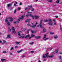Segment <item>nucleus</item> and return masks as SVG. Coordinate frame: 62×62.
<instances>
[{
  "label": "nucleus",
  "instance_id": "obj_48",
  "mask_svg": "<svg viewBox=\"0 0 62 62\" xmlns=\"http://www.w3.org/2000/svg\"><path fill=\"white\" fill-rule=\"evenodd\" d=\"M18 9L19 10H20L21 9V8H18Z\"/></svg>",
  "mask_w": 62,
  "mask_h": 62
},
{
  "label": "nucleus",
  "instance_id": "obj_8",
  "mask_svg": "<svg viewBox=\"0 0 62 62\" xmlns=\"http://www.w3.org/2000/svg\"><path fill=\"white\" fill-rule=\"evenodd\" d=\"M20 21V19H18V20L17 21H15L14 23H19V21Z\"/></svg>",
  "mask_w": 62,
  "mask_h": 62
},
{
  "label": "nucleus",
  "instance_id": "obj_37",
  "mask_svg": "<svg viewBox=\"0 0 62 62\" xmlns=\"http://www.w3.org/2000/svg\"><path fill=\"white\" fill-rule=\"evenodd\" d=\"M16 9H15L14 11V13H16Z\"/></svg>",
  "mask_w": 62,
  "mask_h": 62
},
{
  "label": "nucleus",
  "instance_id": "obj_26",
  "mask_svg": "<svg viewBox=\"0 0 62 62\" xmlns=\"http://www.w3.org/2000/svg\"><path fill=\"white\" fill-rule=\"evenodd\" d=\"M10 50L11 51H12L13 50H14V47H12L10 49Z\"/></svg>",
  "mask_w": 62,
  "mask_h": 62
},
{
  "label": "nucleus",
  "instance_id": "obj_41",
  "mask_svg": "<svg viewBox=\"0 0 62 62\" xmlns=\"http://www.w3.org/2000/svg\"><path fill=\"white\" fill-rule=\"evenodd\" d=\"M31 37H35V35H33V34H32L31 35Z\"/></svg>",
  "mask_w": 62,
  "mask_h": 62
},
{
  "label": "nucleus",
  "instance_id": "obj_35",
  "mask_svg": "<svg viewBox=\"0 0 62 62\" xmlns=\"http://www.w3.org/2000/svg\"><path fill=\"white\" fill-rule=\"evenodd\" d=\"M28 7H29L30 8H32V5H30V6H28Z\"/></svg>",
  "mask_w": 62,
  "mask_h": 62
},
{
  "label": "nucleus",
  "instance_id": "obj_17",
  "mask_svg": "<svg viewBox=\"0 0 62 62\" xmlns=\"http://www.w3.org/2000/svg\"><path fill=\"white\" fill-rule=\"evenodd\" d=\"M30 16L31 17H32V18H34V16H33V15L32 14H30Z\"/></svg>",
  "mask_w": 62,
  "mask_h": 62
},
{
  "label": "nucleus",
  "instance_id": "obj_2",
  "mask_svg": "<svg viewBox=\"0 0 62 62\" xmlns=\"http://www.w3.org/2000/svg\"><path fill=\"white\" fill-rule=\"evenodd\" d=\"M31 23L32 24V25H30L29 24H28L27 25L28 26H30V27H31L32 28H35L36 26V25L38 24V23L36 22L35 24V25L33 26V23Z\"/></svg>",
  "mask_w": 62,
  "mask_h": 62
},
{
  "label": "nucleus",
  "instance_id": "obj_46",
  "mask_svg": "<svg viewBox=\"0 0 62 62\" xmlns=\"http://www.w3.org/2000/svg\"><path fill=\"white\" fill-rule=\"evenodd\" d=\"M59 54H62V52H60L59 53Z\"/></svg>",
  "mask_w": 62,
  "mask_h": 62
},
{
  "label": "nucleus",
  "instance_id": "obj_6",
  "mask_svg": "<svg viewBox=\"0 0 62 62\" xmlns=\"http://www.w3.org/2000/svg\"><path fill=\"white\" fill-rule=\"evenodd\" d=\"M12 30V32L13 33H14V34H15L16 33V31H15V28L14 27H13Z\"/></svg>",
  "mask_w": 62,
  "mask_h": 62
},
{
  "label": "nucleus",
  "instance_id": "obj_38",
  "mask_svg": "<svg viewBox=\"0 0 62 62\" xmlns=\"http://www.w3.org/2000/svg\"><path fill=\"white\" fill-rule=\"evenodd\" d=\"M33 43H34V42H33L30 43V44L31 45L32 44H33Z\"/></svg>",
  "mask_w": 62,
  "mask_h": 62
},
{
  "label": "nucleus",
  "instance_id": "obj_63",
  "mask_svg": "<svg viewBox=\"0 0 62 62\" xmlns=\"http://www.w3.org/2000/svg\"><path fill=\"white\" fill-rule=\"evenodd\" d=\"M1 42H2V41H1V40L0 41V43H1Z\"/></svg>",
  "mask_w": 62,
  "mask_h": 62
},
{
  "label": "nucleus",
  "instance_id": "obj_50",
  "mask_svg": "<svg viewBox=\"0 0 62 62\" xmlns=\"http://www.w3.org/2000/svg\"><path fill=\"white\" fill-rule=\"evenodd\" d=\"M18 48V46H16L15 47V48Z\"/></svg>",
  "mask_w": 62,
  "mask_h": 62
},
{
  "label": "nucleus",
  "instance_id": "obj_24",
  "mask_svg": "<svg viewBox=\"0 0 62 62\" xmlns=\"http://www.w3.org/2000/svg\"><path fill=\"white\" fill-rule=\"evenodd\" d=\"M47 1H48V2H53V0H47Z\"/></svg>",
  "mask_w": 62,
  "mask_h": 62
},
{
  "label": "nucleus",
  "instance_id": "obj_1",
  "mask_svg": "<svg viewBox=\"0 0 62 62\" xmlns=\"http://www.w3.org/2000/svg\"><path fill=\"white\" fill-rule=\"evenodd\" d=\"M48 20H48L47 19H46L44 20V22H48V21H49V22L48 23V24L50 25H53V24L51 23L52 22V20H51V19H49Z\"/></svg>",
  "mask_w": 62,
  "mask_h": 62
},
{
  "label": "nucleus",
  "instance_id": "obj_23",
  "mask_svg": "<svg viewBox=\"0 0 62 62\" xmlns=\"http://www.w3.org/2000/svg\"><path fill=\"white\" fill-rule=\"evenodd\" d=\"M50 34L51 35H54V33L53 32H50Z\"/></svg>",
  "mask_w": 62,
  "mask_h": 62
},
{
  "label": "nucleus",
  "instance_id": "obj_44",
  "mask_svg": "<svg viewBox=\"0 0 62 62\" xmlns=\"http://www.w3.org/2000/svg\"><path fill=\"white\" fill-rule=\"evenodd\" d=\"M19 19H21V20H23V18L20 17Z\"/></svg>",
  "mask_w": 62,
  "mask_h": 62
},
{
  "label": "nucleus",
  "instance_id": "obj_61",
  "mask_svg": "<svg viewBox=\"0 0 62 62\" xmlns=\"http://www.w3.org/2000/svg\"><path fill=\"white\" fill-rule=\"evenodd\" d=\"M16 27L17 28L19 27V26L18 25H17V26H16Z\"/></svg>",
  "mask_w": 62,
  "mask_h": 62
},
{
  "label": "nucleus",
  "instance_id": "obj_33",
  "mask_svg": "<svg viewBox=\"0 0 62 62\" xmlns=\"http://www.w3.org/2000/svg\"><path fill=\"white\" fill-rule=\"evenodd\" d=\"M31 11H34V10H35L34 9V8H32L31 10Z\"/></svg>",
  "mask_w": 62,
  "mask_h": 62
},
{
  "label": "nucleus",
  "instance_id": "obj_34",
  "mask_svg": "<svg viewBox=\"0 0 62 62\" xmlns=\"http://www.w3.org/2000/svg\"><path fill=\"white\" fill-rule=\"evenodd\" d=\"M31 53H35V52L34 51H31L30 52Z\"/></svg>",
  "mask_w": 62,
  "mask_h": 62
},
{
  "label": "nucleus",
  "instance_id": "obj_54",
  "mask_svg": "<svg viewBox=\"0 0 62 62\" xmlns=\"http://www.w3.org/2000/svg\"><path fill=\"white\" fill-rule=\"evenodd\" d=\"M55 17L56 18H58V16H55Z\"/></svg>",
  "mask_w": 62,
  "mask_h": 62
},
{
  "label": "nucleus",
  "instance_id": "obj_5",
  "mask_svg": "<svg viewBox=\"0 0 62 62\" xmlns=\"http://www.w3.org/2000/svg\"><path fill=\"white\" fill-rule=\"evenodd\" d=\"M48 54H49V53H47L45 54H43V58H45L46 57L49 56L47 55Z\"/></svg>",
  "mask_w": 62,
  "mask_h": 62
},
{
  "label": "nucleus",
  "instance_id": "obj_7",
  "mask_svg": "<svg viewBox=\"0 0 62 62\" xmlns=\"http://www.w3.org/2000/svg\"><path fill=\"white\" fill-rule=\"evenodd\" d=\"M41 37L40 36H35V38H36V39H40V37Z\"/></svg>",
  "mask_w": 62,
  "mask_h": 62
},
{
  "label": "nucleus",
  "instance_id": "obj_53",
  "mask_svg": "<svg viewBox=\"0 0 62 62\" xmlns=\"http://www.w3.org/2000/svg\"><path fill=\"white\" fill-rule=\"evenodd\" d=\"M37 32L36 31H34V33H36Z\"/></svg>",
  "mask_w": 62,
  "mask_h": 62
},
{
  "label": "nucleus",
  "instance_id": "obj_27",
  "mask_svg": "<svg viewBox=\"0 0 62 62\" xmlns=\"http://www.w3.org/2000/svg\"><path fill=\"white\" fill-rule=\"evenodd\" d=\"M10 6H11V4H7V7H10Z\"/></svg>",
  "mask_w": 62,
  "mask_h": 62
},
{
  "label": "nucleus",
  "instance_id": "obj_11",
  "mask_svg": "<svg viewBox=\"0 0 62 62\" xmlns=\"http://www.w3.org/2000/svg\"><path fill=\"white\" fill-rule=\"evenodd\" d=\"M31 20V19H27L25 21V22L26 23V22H28V23H29L30 21Z\"/></svg>",
  "mask_w": 62,
  "mask_h": 62
},
{
  "label": "nucleus",
  "instance_id": "obj_57",
  "mask_svg": "<svg viewBox=\"0 0 62 62\" xmlns=\"http://www.w3.org/2000/svg\"><path fill=\"white\" fill-rule=\"evenodd\" d=\"M10 54L11 55L12 54L11 53Z\"/></svg>",
  "mask_w": 62,
  "mask_h": 62
},
{
  "label": "nucleus",
  "instance_id": "obj_30",
  "mask_svg": "<svg viewBox=\"0 0 62 62\" xmlns=\"http://www.w3.org/2000/svg\"><path fill=\"white\" fill-rule=\"evenodd\" d=\"M48 39H49V38H46L44 39V40L45 41H46V40H48Z\"/></svg>",
  "mask_w": 62,
  "mask_h": 62
},
{
  "label": "nucleus",
  "instance_id": "obj_56",
  "mask_svg": "<svg viewBox=\"0 0 62 62\" xmlns=\"http://www.w3.org/2000/svg\"><path fill=\"white\" fill-rule=\"evenodd\" d=\"M31 38H32V37H30L29 38V39H31Z\"/></svg>",
  "mask_w": 62,
  "mask_h": 62
},
{
  "label": "nucleus",
  "instance_id": "obj_36",
  "mask_svg": "<svg viewBox=\"0 0 62 62\" xmlns=\"http://www.w3.org/2000/svg\"><path fill=\"white\" fill-rule=\"evenodd\" d=\"M28 13L29 14H30V13H32V12H29V11H28Z\"/></svg>",
  "mask_w": 62,
  "mask_h": 62
},
{
  "label": "nucleus",
  "instance_id": "obj_45",
  "mask_svg": "<svg viewBox=\"0 0 62 62\" xmlns=\"http://www.w3.org/2000/svg\"><path fill=\"white\" fill-rule=\"evenodd\" d=\"M28 16H29V15L27 14L26 15V17H28Z\"/></svg>",
  "mask_w": 62,
  "mask_h": 62
},
{
  "label": "nucleus",
  "instance_id": "obj_60",
  "mask_svg": "<svg viewBox=\"0 0 62 62\" xmlns=\"http://www.w3.org/2000/svg\"><path fill=\"white\" fill-rule=\"evenodd\" d=\"M14 6H16V4H14Z\"/></svg>",
  "mask_w": 62,
  "mask_h": 62
},
{
  "label": "nucleus",
  "instance_id": "obj_31",
  "mask_svg": "<svg viewBox=\"0 0 62 62\" xmlns=\"http://www.w3.org/2000/svg\"><path fill=\"white\" fill-rule=\"evenodd\" d=\"M35 18L36 19H38L39 18V17L37 16H35Z\"/></svg>",
  "mask_w": 62,
  "mask_h": 62
},
{
  "label": "nucleus",
  "instance_id": "obj_18",
  "mask_svg": "<svg viewBox=\"0 0 62 62\" xmlns=\"http://www.w3.org/2000/svg\"><path fill=\"white\" fill-rule=\"evenodd\" d=\"M7 23L9 26L10 25V23L8 22Z\"/></svg>",
  "mask_w": 62,
  "mask_h": 62
},
{
  "label": "nucleus",
  "instance_id": "obj_28",
  "mask_svg": "<svg viewBox=\"0 0 62 62\" xmlns=\"http://www.w3.org/2000/svg\"><path fill=\"white\" fill-rule=\"evenodd\" d=\"M29 37V35H27L25 37V38H28V37Z\"/></svg>",
  "mask_w": 62,
  "mask_h": 62
},
{
  "label": "nucleus",
  "instance_id": "obj_9",
  "mask_svg": "<svg viewBox=\"0 0 62 62\" xmlns=\"http://www.w3.org/2000/svg\"><path fill=\"white\" fill-rule=\"evenodd\" d=\"M26 28H21V30H22V31L23 32H24V31H25V30H26Z\"/></svg>",
  "mask_w": 62,
  "mask_h": 62
},
{
  "label": "nucleus",
  "instance_id": "obj_59",
  "mask_svg": "<svg viewBox=\"0 0 62 62\" xmlns=\"http://www.w3.org/2000/svg\"><path fill=\"white\" fill-rule=\"evenodd\" d=\"M13 8H14L13 7L11 9V10H12V9H13Z\"/></svg>",
  "mask_w": 62,
  "mask_h": 62
},
{
  "label": "nucleus",
  "instance_id": "obj_25",
  "mask_svg": "<svg viewBox=\"0 0 62 62\" xmlns=\"http://www.w3.org/2000/svg\"><path fill=\"white\" fill-rule=\"evenodd\" d=\"M54 56V55H51V56H49L48 57H53Z\"/></svg>",
  "mask_w": 62,
  "mask_h": 62
},
{
  "label": "nucleus",
  "instance_id": "obj_4",
  "mask_svg": "<svg viewBox=\"0 0 62 62\" xmlns=\"http://www.w3.org/2000/svg\"><path fill=\"white\" fill-rule=\"evenodd\" d=\"M42 20H40V24H39V26L42 29L44 27H43V26H42Z\"/></svg>",
  "mask_w": 62,
  "mask_h": 62
},
{
  "label": "nucleus",
  "instance_id": "obj_47",
  "mask_svg": "<svg viewBox=\"0 0 62 62\" xmlns=\"http://www.w3.org/2000/svg\"><path fill=\"white\" fill-rule=\"evenodd\" d=\"M59 57L60 59H61V56H59Z\"/></svg>",
  "mask_w": 62,
  "mask_h": 62
},
{
  "label": "nucleus",
  "instance_id": "obj_64",
  "mask_svg": "<svg viewBox=\"0 0 62 62\" xmlns=\"http://www.w3.org/2000/svg\"><path fill=\"white\" fill-rule=\"evenodd\" d=\"M53 21H54V22H55V19H54L53 20Z\"/></svg>",
  "mask_w": 62,
  "mask_h": 62
},
{
  "label": "nucleus",
  "instance_id": "obj_13",
  "mask_svg": "<svg viewBox=\"0 0 62 62\" xmlns=\"http://www.w3.org/2000/svg\"><path fill=\"white\" fill-rule=\"evenodd\" d=\"M20 32H21V31H19L18 32V35L19 36H21V34H20Z\"/></svg>",
  "mask_w": 62,
  "mask_h": 62
},
{
  "label": "nucleus",
  "instance_id": "obj_12",
  "mask_svg": "<svg viewBox=\"0 0 62 62\" xmlns=\"http://www.w3.org/2000/svg\"><path fill=\"white\" fill-rule=\"evenodd\" d=\"M46 29L45 28H44L43 29V32H46Z\"/></svg>",
  "mask_w": 62,
  "mask_h": 62
},
{
  "label": "nucleus",
  "instance_id": "obj_20",
  "mask_svg": "<svg viewBox=\"0 0 62 62\" xmlns=\"http://www.w3.org/2000/svg\"><path fill=\"white\" fill-rule=\"evenodd\" d=\"M46 35L45 34L43 37V39H45V38H46Z\"/></svg>",
  "mask_w": 62,
  "mask_h": 62
},
{
  "label": "nucleus",
  "instance_id": "obj_62",
  "mask_svg": "<svg viewBox=\"0 0 62 62\" xmlns=\"http://www.w3.org/2000/svg\"><path fill=\"white\" fill-rule=\"evenodd\" d=\"M22 56V57H25V56H24V55H23Z\"/></svg>",
  "mask_w": 62,
  "mask_h": 62
},
{
  "label": "nucleus",
  "instance_id": "obj_40",
  "mask_svg": "<svg viewBox=\"0 0 62 62\" xmlns=\"http://www.w3.org/2000/svg\"><path fill=\"white\" fill-rule=\"evenodd\" d=\"M56 3H59V1L58 0L57 1H56Z\"/></svg>",
  "mask_w": 62,
  "mask_h": 62
},
{
  "label": "nucleus",
  "instance_id": "obj_14",
  "mask_svg": "<svg viewBox=\"0 0 62 62\" xmlns=\"http://www.w3.org/2000/svg\"><path fill=\"white\" fill-rule=\"evenodd\" d=\"M23 50H21L20 51H17V53H21V52H22V51H23Z\"/></svg>",
  "mask_w": 62,
  "mask_h": 62
},
{
  "label": "nucleus",
  "instance_id": "obj_21",
  "mask_svg": "<svg viewBox=\"0 0 62 62\" xmlns=\"http://www.w3.org/2000/svg\"><path fill=\"white\" fill-rule=\"evenodd\" d=\"M5 60H6V59H2L1 60V62H4V61H5Z\"/></svg>",
  "mask_w": 62,
  "mask_h": 62
},
{
  "label": "nucleus",
  "instance_id": "obj_52",
  "mask_svg": "<svg viewBox=\"0 0 62 62\" xmlns=\"http://www.w3.org/2000/svg\"><path fill=\"white\" fill-rule=\"evenodd\" d=\"M22 3H20V5L21 6V5H22Z\"/></svg>",
  "mask_w": 62,
  "mask_h": 62
},
{
  "label": "nucleus",
  "instance_id": "obj_42",
  "mask_svg": "<svg viewBox=\"0 0 62 62\" xmlns=\"http://www.w3.org/2000/svg\"><path fill=\"white\" fill-rule=\"evenodd\" d=\"M25 16V15H24L23 16H21V17H22V18H24Z\"/></svg>",
  "mask_w": 62,
  "mask_h": 62
},
{
  "label": "nucleus",
  "instance_id": "obj_32",
  "mask_svg": "<svg viewBox=\"0 0 62 62\" xmlns=\"http://www.w3.org/2000/svg\"><path fill=\"white\" fill-rule=\"evenodd\" d=\"M16 44H19L20 43V42H16Z\"/></svg>",
  "mask_w": 62,
  "mask_h": 62
},
{
  "label": "nucleus",
  "instance_id": "obj_19",
  "mask_svg": "<svg viewBox=\"0 0 62 62\" xmlns=\"http://www.w3.org/2000/svg\"><path fill=\"white\" fill-rule=\"evenodd\" d=\"M3 42L4 43V44H7V41H6L5 40H3Z\"/></svg>",
  "mask_w": 62,
  "mask_h": 62
},
{
  "label": "nucleus",
  "instance_id": "obj_58",
  "mask_svg": "<svg viewBox=\"0 0 62 62\" xmlns=\"http://www.w3.org/2000/svg\"><path fill=\"white\" fill-rule=\"evenodd\" d=\"M2 33H1V32H0V36L1 35H2Z\"/></svg>",
  "mask_w": 62,
  "mask_h": 62
},
{
  "label": "nucleus",
  "instance_id": "obj_43",
  "mask_svg": "<svg viewBox=\"0 0 62 62\" xmlns=\"http://www.w3.org/2000/svg\"><path fill=\"white\" fill-rule=\"evenodd\" d=\"M31 33H34V31L33 30H31Z\"/></svg>",
  "mask_w": 62,
  "mask_h": 62
},
{
  "label": "nucleus",
  "instance_id": "obj_55",
  "mask_svg": "<svg viewBox=\"0 0 62 62\" xmlns=\"http://www.w3.org/2000/svg\"><path fill=\"white\" fill-rule=\"evenodd\" d=\"M60 30L62 31V27H61V26Z\"/></svg>",
  "mask_w": 62,
  "mask_h": 62
},
{
  "label": "nucleus",
  "instance_id": "obj_15",
  "mask_svg": "<svg viewBox=\"0 0 62 62\" xmlns=\"http://www.w3.org/2000/svg\"><path fill=\"white\" fill-rule=\"evenodd\" d=\"M58 38V36L57 35H56L54 37V38L55 39H57Z\"/></svg>",
  "mask_w": 62,
  "mask_h": 62
},
{
  "label": "nucleus",
  "instance_id": "obj_29",
  "mask_svg": "<svg viewBox=\"0 0 62 62\" xmlns=\"http://www.w3.org/2000/svg\"><path fill=\"white\" fill-rule=\"evenodd\" d=\"M53 24L54 25H56L57 24L55 22H54V23Z\"/></svg>",
  "mask_w": 62,
  "mask_h": 62
},
{
  "label": "nucleus",
  "instance_id": "obj_51",
  "mask_svg": "<svg viewBox=\"0 0 62 62\" xmlns=\"http://www.w3.org/2000/svg\"><path fill=\"white\" fill-rule=\"evenodd\" d=\"M52 49H53V47H52L50 48V51H51V50H52Z\"/></svg>",
  "mask_w": 62,
  "mask_h": 62
},
{
  "label": "nucleus",
  "instance_id": "obj_39",
  "mask_svg": "<svg viewBox=\"0 0 62 62\" xmlns=\"http://www.w3.org/2000/svg\"><path fill=\"white\" fill-rule=\"evenodd\" d=\"M3 53H4V54H6V53H7V52L5 51H4L3 52Z\"/></svg>",
  "mask_w": 62,
  "mask_h": 62
},
{
  "label": "nucleus",
  "instance_id": "obj_3",
  "mask_svg": "<svg viewBox=\"0 0 62 62\" xmlns=\"http://www.w3.org/2000/svg\"><path fill=\"white\" fill-rule=\"evenodd\" d=\"M8 19H10V21L11 22V23L13 21V19L11 18V17H10L8 18H6V19L5 20V21L6 22H8Z\"/></svg>",
  "mask_w": 62,
  "mask_h": 62
},
{
  "label": "nucleus",
  "instance_id": "obj_22",
  "mask_svg": "<svg viewBox=\"0 0 62 62\" xmlns=\"http://www.w3.org/2000/svg\"><path fill=\"white\" fill-rule=\"evenodd\" d=\"M58 49L56 50H55V52L56 53H58Z\"/></svg>",
  "mask_w": 62,
  "mask_h": 62
},
{
  "label": "nucleus",
  "instance_id": "obj_49",
  "mask_svg": "<svg viewBox=\"0 0 62 62\" xmlns=\"http://www.w3.org/2000/svg\"><path fill=\"white\" fill-rule=\"evenodd\" d=\"M11 31V29H9L8 30V31L9 32H10Z\"/></svg>",
  "mask_w": 62,
  "mask_h": 62
},
{
  "label": "nucleus",
  "instance_id": "obj_10",
  "mask_svg": "<svg viewBox=\"0 0 62 62\" xmlns=\"http://www.w3.org/2000/svg\"><path fill=\"white\" fill-rule=\"evenodd\" d=\"M10 36L11 35L10 34H9L7 35V37L6 38V39H8V38H10V39L11 38L10 37Z\"/></svg>",
  "mask_w": 62,
  "mask_h": 62
},
{
  "label": "nucleus",
  "instance_id": "obj_16",
  "mask_svg": "<svg viewBox=\"0 0 62 62\" xmlns=\"http://www.w3.org/2000/svg\"><path fill=\"white\" fill-rule=\"evenodd\" d=\"M25 36H21L19 37V38H20L21 39H24V38Z\"/></svg>",
  "mask_w": 62,
  "mask_h": 62
}]
</instances>
